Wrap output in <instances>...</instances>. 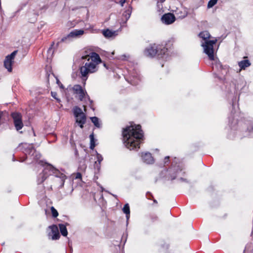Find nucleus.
I'll use <instances>...</instances> for the list:
<instances>
[{
    "label": "nucleus",
    "instance_id": "obj_1",
    "mask_svg": "<svg viewBox=\"0 0 253 253\" xmlns=\"http://www.w3.org/2000/svg\"><path fill=\"white\" fill-rule=\"evenodd\" d=\"M17 149L22 150L25 155H28L31 159L33 160L32 163L37 162L39 164L44 167L42 172L40 173L38 177V184H42L48 175H53L57 178V180L60 184L58 188H61L63 187L65 180L67 178L65 174L61 173L52 165L39 160L41 155L39 152L34 149L33 144L21 143L19 145Z\"/></svg>",
    "mask_w": 253,
    "mask_h": 253
},
{
    "label": "nucleus",
    "instance_id": "obj_2",
    "mask_svg": "<svg viewBox=\"0 0 253 253\" xmlns=\"http://www.w3.org/2000/svg\"><path fill=\"white\" fill-rule=\"evenodd\" d=\"M124 144L130 150H137L143 137V133L139 125H131L123 131Z\"/></svg>",
    "mask_w": 253,
    "mask_h": 253
},
{
    "label": "nucleus",
    "instance_id": "obj_3",
    "mask_svg": "<svg viewBox=\"0 0 253 253\" xmlns=\"http://www.w3.org/2000/svg\"><path fill=\"white\" fill-rule=\"evenodd\" d=\"M84 60V65L80 68L82 80L86 81L89 74L96 72L98 70L97 65L101 62L99 55L95 52H91L89 55H86L82 57Z\"/></svg>",
    "mask_w": 253,
    "mask_h": 253
},
{
    "label": "nucleus",
    "instance_id": "obj_4",
    "mask_svg": "<svg viewBox=\"0 0 253 253\" xmlns=\"http://www.w3.org/2000/svg\"><path fill=\"white\" fill-rule=\"evenodd\" d=\"M199 36L204 41L201 43L204 53L208 56L210 60H214L213 45L216 43V40H209L211 35L207 31L201 32L199 34Z\"/></svg>",
    "mask_w": 253,
    "mask_h": 253
},
{
    "label": "nucleus",
    "instance_id": "obj_5",
    "mask_svg": "<svg viewBox=\"0 0 253 253\" xmlns=\"http://www.w3.org/2000/svg\"><path fill=\"white\" fill-rule=\"evenodd\" d=\"M144 55L148 57L157 56L159 59L167 60L168 58V49L163 45L153 44L146 48Z\"/></svg>",
    "mask_w": 253,
    "mask_h": 253
},
{
    "label": "nucleus",
    "instance_id": "obj_6",
    "mask_svg": "<svg viewBox=\"0 0 253 253\" xmlns=\"http://www.w3.org/2000/svg\"><path fill=\"white\" fill-rule=\"evenodd\" d=\"M128 77L126 80L133 85L137 84L141 80V77L138 71L135 67H130L127 69Z\"/></svg>",
    "mask_w": 253,
    "mask_h": 253
},
{
    "label": "nucleus",
    "instance_id": "obj_7",
    "mask_svg": "<svg viewBox=\"0 0 253 253\" xmlns=\"http://www.w3.org/2000/svg\"><path fill=\"white\" fill-rule=\"evenodd\" d=\"M84 34L83 30L75 29L72 31L68 35L63 37L60 42L56 43V46H57L60 42L69 43L73 39L80 37Z\"/></svg>",
    "mask_w": 253,
    "mask_h": 253
},
{
    "label": "nucleus",
    "instance_id": "obj_8",
    "mask_svg": "<svg viewBox=\"0 0 253 253\" xmlns=\"http://www.w3.org/2000/svg\"><path fill=\"white\" fill-rule=\"evenodd\" d=\"M73 90L74 91V93L78 96V97L80 101H83L85 95H86L87 96V99L90 103V107L94 110L91 105L93 102L92 100L90 99L86 93V92L83 89L81 85L79 84L74 85L73 87Z\"/></svg>",
    "mask_w": 253,
    "mask_h": 253
},
{
    "label": "nucleus",
    "instance_id": "obj_9",
    "mask_svg": "<svg viewBox=\"0 0 253 253\" xmlns=\"http://www.w3.org/2000/svg\"><path fill=\"white\" fill-rule=\"evenodd\" d=\"M11 115L16 130L19 131L24 126L21 114L18 112H13Z\"/></svg>",
    "mask_w": 253,
    "mask_h": 253
},
{
    "label": "nucleus",
    "instance_id": "obj_10",
    "mask_svg": "<svg viewBox=\"0 0 253 253\" xmlns=\"http://www.w3.org/2000/svg\"><path fill=\"white\" fill-rule=\"evenodd\" d=\"M17 52V50L14 51L10 55H7L4 60V66L9 72H11L12 70L11 66Z\"/></svg>",
    "mask_w": 253,
    "mask_h": 253
},
{
    "label": "nucleus",
    "instance_id": "obj_11",
    "mask_svg": "<svg viewBox=\"0 0 253 253\" xmlns=\"http://www.w3.org/2000/svg\"><path fill=\"white\" fill-rule=\"evenodd\" d=\"M169 171L171 180H173L178 176H182L184 173V172L182 171L181 167L179 165L170 168Z\"/></svg>",
    "mask_w": 253,
    "mask_h": 253
},
{
    "label": "nucleus",
    "instance_id": "obj_12",
    "mask_svg": "<svg viewBox=\"0 0 253 253\" xmlns=\"http://www.w3.org/2000/svg\"><path fill=\"white\" fill-rule=\"evenodd\" d=\"M131 13L132 7L131 6L129 5L122 14L123 18L122 21L120 22L121 27L126 26V22L130 18Z\"/></svg>",
    "mask_w": 253,
    "mask_h": 253
},
{
    "label": "nucleus",
    "instance_id": "obj_13",
    "mask_svg": "<svg viewBox=\"0 0 253 253\" xmlns=\"http://www.w3.org/2000/svg\"><path fill=\"white\" fill-rule=\"evenodd\" d=\"M161 21L166 25H169L175 21V17L173 14L168 13L165 14L162 16Z\"/></svg>",
    "mask_w": 253,
    "mask_h": 253
},
{
    "label": "nucleus",
    "instance_id": "obj_14",
    "mask_svg": "<svg viewBox=\"0 0 253 253\" xmlns=\"http://www.w3.org/2000/svg\"><path fill=\"white\" fill-rule=\"evenodd\" d=\"M49 228L51 229V233H49V236L51 237L52 240H57L60 238L58 228L57 225H53L50 226Z\"/></svg>",
    "mask_w": 253,
    "mask_h": 253
},
{
    "label": "nucleus",
    "instance_id": "obj_15",
    "mask_svg": "<svg viewBox=\"0 0 253 253\" xmlns=\"http://www.w3.org/2000/svg\"><path fill=\"white\" fill-rule=\"evenodd\" d=\"M142 161L147 164H150L154 162V159L151 154L149 152L142 153L141 155Z\"/></svg>",
    "mask_w": 253,
    "mask_h": 253
},
{
    "label": "nucleus",
    "instance_id": "obj_16",
    "mask_svg": "<svg viewBox=\"0 0 253 253\" xmlns=\"http://www.w3.org/2000/svg\"><path fill=\"white\" fill-rule=\"evenodd\" d=\"M103 158L102 156L96 152V161L94 163V169L98 171L100 170L101 167V163L103 161Z\"/></svg>",
    "mask_w": 253,
    "mask_h": 253
},
{
    "label": "nucleus",
    "instance_id": "obj_17",
    "mask_svg": "<svg viewBox=\"0 0 253 253\" xmlns=\"http://www.w3.org/2000/svg\"><path fill=\"white\" fill-rule=\"evenodd\" d=\"M251 63L250 61L248 60H243L238 62V66L240 67V70H245L246 68L250 66Z\"/></svg>",
    "mask_w": 253,
    "mask_h": 253
},
{
    "label": "nucleus",
    "instance_id": "obj_18",
    "mask_svg": "<svg viewBox=\"0 0 253 253\" xmlns=\"http://www.w3.org/2000/svg\"><path fill=\"white\" fill-rule=\"evenodd\" d=\"M76 123L79 125L81 128L84 127V125L86 122V116L85 114H82L80 117H76Z\"/></svg>",
    "mask_w": 253,
    "mask_h": 253
},
{
    "label": "nucleus",
    "instance_id": "obj_19",
    "mask_svg": "<svg viewBox=\"0 0 253 253\" xmlns=\"http://www.w3.org/2000/svg\"><path fill=\"white\" fill-rule=\"evenodd\" d=\"M104 36L106 38H112L115 37L117 34L116 31H113L109 29L104 30L103 32Z\"/></svg>",
    "mask_w": 253,
    "mask_h": 253
},
{
    "label": "nucleus",
    "instance_id": "obj_20",
    "mask_svg": "<svg viewBox=\"0 0 253 253\" xmlns=\"http://www.w3.org/2000/svg\"><path fill=\"white\" fill-rule=\"evenodd\" d=\"M73 111L75 118L80 117L82 114H84L82 110L78 106L74 107L73 109Z\"/></svg>",
    "mask_w": 253,
    "mask_h": 253
},
{
    "label": "nucleus",
    "instance_id": "obj_21",
    "mask_svg": "<svg viewBox=\"0 0 253 253\" xmlns=\"http://www.w3.org/2000/svg\"><path fill=\"white\" fill-rule=\"evenodd\" d=\"M212 68L213 70H220L224 69V67L219 61L215 60H214V63L212 64Z\"/></svg>",
    "mask_w": 253,
    "mask_h": 253
},
{
    "label": "nucleus",
    "instance_id": "obj_22",
    "mask_svg": "<svg viewBox=\"0 0 253 253\" xmlns=\"http://www.w3.org/2000/svg\"><path fill=\"white\" fill-rule=\"evenodd\" d=\"M59 227L60 229L61 234L63 236H67V235L68 234V231H67V228H66V226L63 224H59Z\"/></svg>",
    "mask_w": 253,
    "mask_h": 253
},
{
    "label": "nucleus",
    "instance_id": "obj_23",
    "mask_svg": "<svg viewBox=\"0 0 253 253\" xmlns=\"http://www.w3.org/2000/svg\"><path fill=\"white\" fill-rule=\"evenodd\" d=\"M90 120L94 125L97 128L101 127V125L99 123V119L96 117H93L90 118Z\"/></svg>",
    "mask_w": 253,
    "mask_h": 253
},
{
    "label": "nucleus",
    "instance_id": "obj_24",
    "mask_svg": "<svg viewBox=\"0 0 253 253\" xmlns=\"http://www.w3.org/2000/svg\"><path fill=\"white\" fill-rule=\"evenodd\" d=\"M90 138V149L93 150L95 146V139L93 133L89 135Z\"/></svg>",
    "mask_w": 253,
    "mask_h": 253
},
{
    "label": "nucleus",
    "instance_id": "obj_25",
    "mask_svg": "<svg viewBox=\"0 0 253 253\" xmlns=\"http://www.w3.org/2000/svg\"><path fill=\"white\" fill-rule=\"evenodd\" d=\"M123 211L126 214H130V210L128 204H126L125 205L124 208H123Z\"/></svg>",
    "mask_w": 253,
    "mask_h": 253
},
{
    "label": "nucleus",
    "instance_id": "obj_26",
    "mask_svg": "<svg viewBox=\"0 0 253 253\" xmlns=\"http://www.w3.org/2000/svg\"><path fill=\"white\" fill-rule=\"evenodd\" d=\"M247 130L250 133V135L251 136H253V123H251L248 124Z\"/></svg>",
    "mask_w": 253,
    "mask_h": 253
},
{
    "label": "nucleus",
    "instance_id": "obj_27",
    "mask_svg": "<svg viewBox=\"0 0 253 253\" xmlns=\"http://www.w3.org/2000/svg\"><path fill=\"white\" fill-rule=\"evenodd\" d=\"M217 0H210L208 2V7L209 8H211L217 3Z\"/></svg>",
    "mask_w": 253,
    "mask_h": 253
},
{
    "label": "nucleus",
    "instance_id": "obj_28",
    "mask_svg": "<svg viewBox=\"0 0 253 253\" xmlns=\"http://www.w3.org/2000/svg\"><path fill=\"white\" fill-rule=\"evenodd\" d=\"M51 211L53 217H56L58 215V213L57 210L55 209L54 207H52L51 208Z\"/></svg>",
    "mask_w": 253,
    "mask_h": 253
},
{
    "label": "nucleus",
    "instance_id": "obj_29",
    "mask_svg": "<svg viewBox=\"0 0 253 253\" xmlns=\"http://www.w3.org/2000/svg\"><path fill=\"white\" fill-rule=\"evenodd\" d=\"M54 43L53 42L52 44L51 45V46L48 49L47 53H48V54H49L50 53L51 54H52V53L53 52V46H54Z\"/></svg>",
    "mask_w": 253,
    "mask_h": 253
},
{
    "label": "nucleus",
    "instance_id": "obj_30",
    "mask_svg": "<svg viewBox=\"0 0 253 253\" xmlns=\"http://www.w3.org/2000/svg\"><path fill=\"white\" fill-rule=\"evenodd\" d=\"M51 96L55 99L58 102H60V100L56 97L57 93L55 92H51Z\"/></svg>",
    "mask_w": 253,
    "mask_h": 253
},
{
    "label": "nucleus",
    "instance_id": "obj_31",
    "mask_svg": "<svg viewBox=\"0 0 253 253\" xmlns=\"http://www.w3.org/2000/svg\"><path fill=\"white\" fill-rule=\"evenodd\" d=\"M82 178V174L80 172H77L76 174L75 178L76 179H81Z\"/></svg>",
    "mask_w": 253,
    "mask_h": 253
},
{
    "label": "nucleus",
    "instance_id": "obj_32",
    "mask_svg": "<svg viewBox=\"0 0 253 253\" xmlns=\"http://www.w3.org/2000/svg\"><path fill=\"white\" fill-rule=\"evenodd\" d=\"M166 0H159L158 1V3H157V6L158 7L160 8V7H162V4H159V2L162 3L163 2H164Z\"/></svg>",
    "mask_w": 253,
    "mask_h": 253
},
{
    "label": "nucleus",
    "instance_id": "obj_33",
    "mask_svg": "<svg viewBox=\"0 0 253 253\" xmlns=\"http://www.w3.org/2000/svg\"><path fill=\"white\" fill-rule=\"evenodd\" d=\"M234 118H235V116H233V120L234 119ZM229 123L231 124V125H232L233 124V120H231V118L230 117L229 118Z\"/></svg>",
    "mask_w": 253,
    "mask_h": 253
},
{
    "label": "nucleus",
    "instance_id": "obj_34",
    "mask_svg": "<svg viewBox=\"0 0 253 253\" xmlns=\"http://www.w3.org/2000/svg\"><path fill=\"white\" fill-rule=\"evenodd\" d=\"M126 0H121L120 1V3L122 6L124 5V4L126 2Z\"/></svg>",
    "mask_w": 253,
    "mask_h": 253
},
{
    "label": "nucleus",
    "instance_id": "obj_35",
    "mask_svg": "<svg viewBox=\"0 0 253 253\" xmlns=\"http://www.w3.org/2000/svg\"><path fill=\"white\" fill-rule=\"evenodd\" d=\"M169 156H167L165 158V163L166 164L167 162L169 161Z\"/></svg>",
    "mask_w": 253,
    "mask_h": 253
},
{
    "label": "nucleus",
    "instance_id": "obj_36",
    "mask_svg": "<svg viewBox=\"0 0 253 253\" xmlns=\"http://www.w3.org/2000/svg\"><path fill=\"white\" fill-rule=\"evenodd\" d=\"M56 83L58 85L61 84L58 79H56Z\"/></svg>",
    "mask_w": 253,
    "mask_h": 253
},
{
    "label": "nucleus",
    "instance_id": "obj_37",
    "mask_svg": "<svg viewBox=\"0 0 253 253\" xmlns=\"http://www.w3.org/2000/svg\"><path fill=\"white\" fill-rule=\"evenodd\" d=\"M129 216H130V214H126V219H127V221L128 220V219L129 218Z\"/></svg>",
    "mask_w": 253,
    "mask_h": 253
},
{
    "label": "nucleus",
    "instance_id": "obj_38",
    "mask_svg": "<svg viewBox=\"0 0 253 253\" xmlns=\"http://www.w3.org/2000/svg\"><path fill=\"white\" fill-rule=\"evenodd\" d=\"M59 86V87L61 88H62L63 89L64 88V86L63 85V84H60L59 85H58Z\"/></svg>",
    "mask_w": 253,
    "mask_h": 253
},
{
    "label": "nucleus",
    "instance_id": "obj_39",
    "mask_svg": "<svg viewBox=\"0 0 253 253\" xmlns=\"http://www.w3.org/2000/svg\"><path fill=\"white\" fill-rule=\"evenodd\" d=\"M180 180L181 181H186V179H184L183 178H182V177H180Z\"/></svg>",
    "mask_w": 253,
    "mask_h": 253
},
{
    "label": "nucleus",
    "instance_id": "obj_40",
    "mask_svg": "<svg viewBox=\"0 0 253 253\" xmlns=\"http://www.w3.org/2000/svg\"><path fill=\"white\" fill-rule=\"evenodd\" d=\"M148 195H150L151 196H152V194L150 192L147 193L146 196H148Z\"/></svg>",
    "mask_w": 253,
    "mask_h": 253
},
{
    "label": "nucleus",
    "instance_id": "obj_41",
    "mask_svg": "<svg viewBox=\"0 0 253 253\" xmlns=\"http://www.w3.org/2000/svg\"><path fill=\"white\" fill-rule=\"evenodd\" d=\"M48 190H52V186H50L49 187H47Z\"/></svg>",
    "mask_w": 253,
    "mask_h": 253
},
{
    "label": "nucleus",
    "instance_id": "obj_42",
    "mask_svg": "<svg viewBox=\"0 0 253 253\" xmlns=\"http://www.w3.org/2000/svg\"><path fill=\"white\" fill-rule=\"evenodd\" d=\"M232 107H233V109L234 108V102H233V103H232Z\"/></svg>",
    "mask_w": 253,
    "mask_h": 253
},
{
    "label": "nucleus",
    "instance_id": "obj_43",
    "mask_svg": "<svg viewBox=\"0 0 253 253\" xmlns=\"http://www.w3.org/2000/svg\"><path fill=\"white\" fill-rule=\"evenodd\" d=\"M153 202H154L155 203H157V201L155 199H154V200H153Z\"/></svg>",
    "mask_w": 253,
    "mask_h": 253
},
{
    "label": "nucleus",
    "instance_id": "obj_44",
    "mask_svg": "<svg viewBox=\"0 0 253 253\" xmlns=\"http://www.w3.org/2000/svg\"><path fill=\"white\" fill-rule=\"evenodd\" d=\"M238 124H239V125H241L242 122H238Z\"/></svg>",
    "mask_w": 253,
    "mask_h": 253
},
{
    "label": "nucleus",
    "instance_id": "obj_45",
    "mask_svg": "<svg viewBox=\"0 0 253 253\" xmlns=\"http://www.w3.org/2000/svg\"><path fill=\"white\" fill-rule=\"evenodd\" d=\"M20 162H24L25 161V160H19Z\"/></svg>",
    "mask_w": 253,
    "mask_h": 253
},
{
    "label": "nucleus",
    "instance_id": "obj_46",
    "mask_svg": "<svg viewBox=\"0 0 253 253\" xmlns=\"http://www.w3.org/2000/svg\"><path fill=\"white\" fill-rule=\"evenodd\" d=\"M84 110L85 111H86L85 106H84Z\"/></svg>",
    "mask_w": 253,
    "mask_h": 253
},
{
    "label": "nucleus",
    "instance_id": "obj_47",
    "mask_svg": "<svg viewBox=\"0 0 253 253\" xmlns=\"http://www.w3.org/2000/svg\"><path fill=\"white\" fill-rule=\"evenodd\" d=\"M85 168H86V166H84V168H83V169H84Z\"/></svg>",
    "mask_w": 253,
    "mask_h": 253
}]
</instances>
